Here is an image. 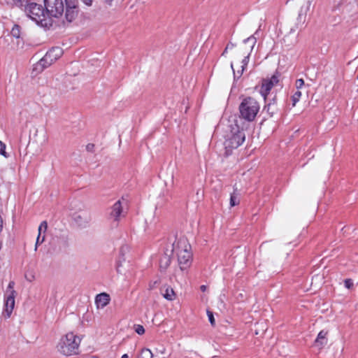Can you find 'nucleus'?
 <instances>
[{"label": "nucleus", "instance_id": "8", "mask_svg": "<svg viewBox=\"0 0 358 358\" xmlns=\"http://www.w3.org/2000/svg\"><path fill=\"white\" fill-rule=\"evenodd\" d=\"M14 285V282L10 281L8 285L7 291L6 293L4 312L6 314L7 317L10 316L15 306V291L13 289Z\"/></svg>", "mask_w": 358, "mask_h": 358}, {"label": "nucleus", "instance_id": "6", "mask_svg": "<svg viewBox=\"0 0 358 358\" xmlns=\"http://www.w3.org/2000/svg\"><path fill=\"white\" fill-rule=\"evenodd\" d=\"M27 15L37 24L42 22L45 17V10L41 5L36 3L27 4L24 8Z\"/></svg>", "mask_w": 358, "mask_h": 358}, {"label": "nucleus", "instance_id": "19", "mask_svg": "<svg viewBox=\"0 0 358 358\" xmlns=\"http://www.w3.org/2000/svg\"><path fill=\"white\" fill-rule=\"evenodd\" d=\"M240 203L239 199V193L238 192L237 189H234L233 193L231 194L230 196V206L233 207L235 206Z\"/></svg>", "mask_w": 358, "mask_h": 358}, {"label": "nucleus", "instance_id": "17", "mask_svg": "<svg viewBox=\"0 0 358 358\" xmlns=\"http://www.w3.org/2000/svg\"><path fill=\"white\" fill-rule=\"evenodd\" d=\"M110 301V296L106 293H101L96 296V303L97 306L101 308L105 307Z\"/></svg>", "mask_w": 358, "mask_h": 358}, {"label": "nucleus", "instance_id": "14", "mask_svg": "<svg viewBox=\"0 0 358 358\" xmlns=\"http://www.w3.org/2000/svg\"><path fill=\"white\" fill-rule=\"evenodd\" d=\"M62 55V50L60 48H53L46 52L45 55L52 62H55Z\"/></svg>", "mask_w": 358, "mask_h": 358}, {"label": "nucleus", "instance_id": "21", "mask_svg": "<svg viewBox=\"0 0 358 358\" xmlns=\"http://www.w3.org/2000/svg\"><path fill=\"white\" fill-rule=\"evenodd\" d=\"M138 358H153L151 350L148 348L142 349Z\"/></svg>", "mask_w": 358, "mask_h": 358}, {"label": "nucleus", "instance_id": "26", "mask_svg": "<svg viewBox=\"0 0 358 358\" xmlns=\"http://www.w3.org/2000/svg\"><path fill=\"white\" fill-rule=\"evenodd\" d=\"M10 34L13 36L15 38H19L20 34V28L18 25H14L13 27Z\"/></svg>", "mask_w": 358, "mask_h": 358}, {"label": "nucleus", "instance_id": "40", "mask_svg": "<svg viewBox=\"0 0 358 358\" xmlns=\"http://www.w3.org/2000/svg\"><path fill=\"white\" fill-rule=\"evenodd\" d=\"M357 79H358V74H357Z\"/></svg>", "mask_w": 358, "mask_h": 358}, {"label": "nucleus", "instance_id": "11", "mask_svg": "<svg viewBox=\"0 0 358 358\" xmlns=\"http://www.w3.org/2000/svg\"><path fill=\"white\" fill-rule=\"evenodd\" d=\"M124 216V212L120 201H116L111 208L110 218L114 221H118Z\"/></svg>", "mask_w": 358, "mask_h": 358}, {"label": "nucleus", "instance_id": "16", "mask_svg": "<svg viewBox=\"0 0 358 358\" xmlns=\"http://www.w3.org/2000/svg\"><path fill=\"white\" fill-rule=\"evenodd\" d=\"M163 296L169 301H173L176 299V293L172 287L166 285L161 289Z\"/></svg>", "mask_w": 358, "mask_h": 358}, {"label": "nucleus", "instance_id": "9", "mask_svg": "<svg viewBox=\"0 0 358 358\" xmlns=\"http://www.w3.org/2000/svg\"><path fill=\"white\" fill-rule=\"evenodd\" d=\"M279 81L278 74H274L269 78L263 79L260 89L262 96L266 99L271 89L279 84Z\"/></svg>", "mask_w": 358, "mask_h": 358}, {"label": "nucleus", "instance_id": "37", "mask_svg": "<svg viewBox=\"0 0 358 358\" xmlns=\"http://www.w3.org/2000/svg\"><path fill=\"white\" fill-rule=\"evenodd\" d=\"M290 1L289 0H288L287 1H286V3H288V2ZM298 4H300L301 3L302 1H295Z\"/></svg>", "mask_w": 358, "mask_h": 358}, {"label": "nucleus", "instance_id": "20", "mask_svg": "<svg viewBox=\"0 0 358 358\" xmlns=\"http://www.w3.org/2000/svg\"><path fill=\"white\" fill-rule=\"evenodd\" d=\"M171 264V257L165 255L160 259L159 266L161 269L166 270Z\"/></svg>", "mask_w": 358, "mask_h": 358}, {"label": "nucleus", "instance_id": "35", "mask_svg": "<svg viewBox=\"0 0 358 358\" xmlns=\"http://www.w3.org/2000/svg\"><path fill=\"white\" fill-rule=\"evenodd\" d=\"M229 49H231L234 47V45L233 43H229Z\"/></svg>", "mask_w": 358, "mask_h": 358}, {"label": "nucleus", "instance_id": "1", "mask_svg": "<svg viewBox=\"0 0 358 358\" xmlns=\"http://www.w3.org/2000/svg\"><path fill=\"white\" fill-rule=\"evenodd\" d=\"M173 252L178 257V262L181 270L187 268L192 263V255L191 245L185 237L180 238L173 244Z\"/></svg>", "mask_w": 358, "mask_h": 358}, {"label": "nucleus", "instance_id": "39", "mask_svg": "<svg viewBox=\"0 0 358 358\" xmlns=\"http://www.w3.org/2000/svg\"><path fill=\"white\" fill-rule=\"evenodd\" d=\"M105 1H106V2H108V3H110V2H111L113 0H105Z\"/></svg>", "mask_w": 358, "mask_h": 358}, {"label": "nucleus", "instance_id": "30", "mask_svg": "<svg viewBox=\"0 0 358 358\" xmlns=\"http://www.w3.org/2000/svg\"><path fill=\"white\" fill-rule=\"evenodd\" d=\"M304 85V80L303 79H298L296 81V86L297 90H300Z\"/></svg>", "mask_w": 358, "mask_h": 358}, {"label": "nucleus", "instance_id": "36", "mask_svg": "<svg viewBox=\"0 0 358 358\" xmlns=\"http://www.w3.org/2000/svg\"><path fill=\"white\" fill-rule=\"evenodd\" d=\"M122 358H128V355H127V354H124V355L122 356Z\"/></svg>", "mask_w": 358, "mask_h": 358}, {"label": "nucleus", "instance_id": "32", "mask_svg": "<svg viewBox=\"0 0 358 358\" xmlns=\"http://www.w3.org/2000/svg\"><path fill=\"white\" fill-rule=\"evenodd\" d=\"M83 3H84L87 6H91L93 2V0H81Z\"/></svg>", "mask_w": 358, "mask_h": 358}, {"label": "nucleus", "instance_id": "5", "mask_svg": "<svg viewBox=\"0 0 358 358\" xmlns=\"http://www.w3.org/2000/svg\"><path fill=\"white\" fill-rule=\"evenodd\" d=\"M245 135L243 130L240 129L238 125L231 127V132L224 142L226 155L231 154L232 150L238 148L245 141Z\"/></svg>", "mask_w": 358, "mask_h": 358}, {"label": "nucleus", "instance_id": "33", "mask_svg": "<svg viewBox=\"0 0 358 358\" xmlns=\"http://www.w3.org/2000/svg\"><path fill=\"white\" fill-rule=\"evenodd\" d=\"M206 285H201L200 289L202 292H205L206 290Z\"/></svg>", "mask_w": 358, "mask_h": 358}, {"label": "nucleus", "instance_id": "24", "mask_svg": "<svg viewBox=\"0 0 358 358\" xmlns=\"http://www.w3.org/2000/svg\"><path fill=\"white\" fill-rule=\"evenodd\" d=\"M39 62L43 64V66L45 68H48L50 66L53 62H52L51 59H48L45 55H44L43 57H42Z\"/></svg>", "mask_w": 358, "mask_h": 358}, {"label": "nucleus", "instance_id": "22", "mask_svg": "<svg viewBox=\"0 0 358 358\" xmlns=\"http://www.w3.org/2000/svg\"><path fill=\"white\" fill-rule=\"evenodd\" d=\"M44 69L45 68L43 66V64H41V63L38 61L34 65L32 73L37 75L38 73H41Z\"/></svg>", "mask_w": 358, "mask_h": 358}, {"label": "nucleus", "instance_id": "25", "mask_svg": "<svg viewBox=\"0 0 358 358\" xmlns=\"http://www.w3.org/2000/svg\"><path fill=\"white\" fill-rule=\"evenodd\" d=\"M30 0H13L14 3L18 6V7H24L27 6V4H29Z\"/></svg>", "mask_w": 358, "mask_h": 358}, {"label": "nucleus", "instance_id": "31", "mask_svg": "<svg viewBox=\"0 0 358 358\" xmlns=\"http://www.w3.org/2000/svg\"><path fill=\"white\" fill-rule=\"evenodd\" d=\"M345 286L348 289H350L353 286V282L351 279H346L345 280Z\"/></svg>", "mask_w": 358, "mask_h": 358}, {"label": "nucleus", "instance_id": "13", "mask_svg": "<svg viewBox=\"0 0 358 358\" xmlns=\"http://www.w3.org/2000/svg\"><path fill=\"white\" fill-rule=\"evenodd\" d=\"M48 228V224L45 221L42 222L38 227V234L36 241L35 250H36L38 245L42 244L45 238V232Z\"/></svg>", "mask_w": 358, "mask_h": 358}, {"label": "nucleus", "instance_id": "2", "mask_svg": "<svg viewBox=\"0 0 358 358\" xmlns=\"http://www.w3.org/2000/svg\"><path fill=\"white\" fill-rule=\"evenodd\" d=\"M256 42L257 38L254 35L249 36L243 41V43L245 44H248V46L241 48L240 49L238 58H240V56H243L244 58L238 64H234L231 63V67L234 71L235 78H239L242 76L243 72L248 64L250 55L254 48L255 45L256 44Z\"/></svg>", "mask_w": 358, "mask_h": 358}, {"label": "nucleus", "instance_id": "29", "mask_svg": "<svg viewBox=\"0 0 358 358\" xmlns=\"http://www.w3.org/2000/svg\"><path fill=\"white\" fill-rule=\"evenodd\" d=\"M135 331L139 334V335H142L144 334L145 332V329L144 327L142 326V325H136L135 327Z\"/></svg>", "mask_w": 358, "mask_h": 358}, {"label": "nucleus", "instance_id": "10", "mask_svg": "<svg viewBox=\"0 0 358 358\" xmlns=\"http://www.w3.org/2000/svg\"><path fill=\"white\" fill-rule=\"evenodd\" d=\"M66 11L65 17L69 22L73 21L78 14V0H65Z\"/></svg>", "mask_w": 358, "mask_h": 358}, {"label": "nucleus", "instance_id": "27", "mask_svg": "<svg viewBox=\"0 0 358 358\" xmlns=\"http://www.w3.org/2000/svg\"><path fill=\"white\" fill-rule=\"evenodd\" d=\"M0 155L8 158L9 155L6 152V145L0 141Z\"/></svg>", "mask_w": 358, "mask_h": 358}, {"label": "nucleus", "instance_id": "12", "mask_svg": "<svg viewBox=\"0 0 358 358\" xmlns=\"http://www.w3.org/2000/svg\"><path fill=\"white\" fill-rule=\"evenodd\" d=\"M131 266L130 262L127 261L124 257H121L117 262L116 270L118 273L126 275L129 273Z\"/></svg>", "mask_w": 358, "mask_h": 358}, {"label": "nucleus", "instance_id": "28", "mask_svg": "<svg viewBox=\"0 0 358 358\" xmlns=\"http://www.w3.org/2000/svg\"><path fill=\"white\" fill-rule=\"evenodd\" d=\"M207 315L212 326H214L215 324V318L213 314L211 311L207 310Z\"/></svg>", "mask_w": 358, "mask_h": 358}, {"label": "nucleus", "instance_id": "18", "mask_svg": "<svg viewBox=\"0 0 358 358\" xmlns=\"http://www.w3.org/2000/svg\"><path fill=\"white\" fill-rule=\"evenodd\" d=\"M327 335V331L322 330L317 335V337L315 341V345L318 346L320 348H322L324 345H325L327 343V339L326 338Z\"/></svg>", "mask_w": 358, "mask_h": 358}, {"label": "nucleus", "instance_id": "34", "mask_svg": "<svg viewBox=\"0 0 358 358\" xmlns=\"http://www.w3.org/2000/svg\"><path fill=\"white\" fill-rule=\"evenodd\" d=\"M229 45H227V47H226V48H225V50H224V52H223V54L227 53V50L229 49Z\"/></svg>", "mask_w": 358, "mask_h": 358}, {"label": "nucleus", "instance_id": "23", "mask_svg": "<svg viewBox=\"0 0 358 358\" xmlns=\"http://www.w3.org/2000/svg\"><path fill=\"white\" fill-rule=\"evenodd\" d=\"M301 96V92L299 90L292 96V106H295L296 103L300 100Z\"/></svg>", "mask_w": 358, "mask_h": 358}, {"label": "nucleus", "instance_id": "15", "mask_svg": "<svg viewBox=\"0 0 358 358\" xmlns=\"http://www.w3.org/2000/svg\"><path fill=\"white\" fill-rule=\"evenodd\" d=\"M75 222L81 227H85L91 220L90 216L86 213L77 215L74 217Z\"/></svg>", "mask_w": 358, "mask_h": 358}, {"label": "nucleus", "instance_id": "3", "mask_svg": "<svg viewBox=\"0 0 358 358\" xmlns=\"http://www.w3.org/2000/svg\"><path fill=\"white\" fill-rule=\"evenodd\" d=\"M80 341L81 339L78 336L69 332L60 338L57 345V350L65 356L77 354Z\"/></svg>", "mask_w": 358, "mask_h": 358}, {"label": "nucleus", "instance_id": "7", "mask_svg": "<svg viewBox=\"0 0 358 358\" xmlns=\"http://www.w3.org/2000/svg\"><path fill=\"white\" fill-rule=\"evenodd\" d=\"M46 13L52 17H57L64 12L62 0H44Z\"/></svg>", "mask_w": 358, "mask_h": 358}, {"label": "nucleus", "instance_id": "4", "mask_svg": "<svg viewBox=\"0 0 358 358\" xmlns=\"http://www.w3.org/2000/svg\"><path fill=\"white\" fill-rule=\"evenodd\" d=\"M259 108V103L254 98L247 97L239 106L240 117L248 122H252L255 119Z\"/></svg>", "mask_w": 358, "mask_h": 358}, {"label": "nucleus", "instance_id": "38", "mask_svg": "<svg viewBox=\"0 0 358 358\" xmlns=\"http://www.w3.org/2000/svg\"><path fill=\"white\" fill-rule=\"evenodd\" d=\"M220 301H221V303L224 306V301H223V299L222 298H220Z\"/></svg>", "mask_w": 358, "mask_h": 358}]
</instances>
